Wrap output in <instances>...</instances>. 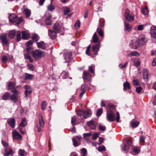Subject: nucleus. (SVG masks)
<instances>
[{
    "label": "nucleus",
    "instance_id": "nucleus-1",
    "mask_svg": "<svg viewBox=\"0 0 156 156\" xmlns=\"http://www.w3.org/2000/svg\"><path fill=\"white\" fill-rule=\"evenodd\" d=\"M32 55L36 60H38L40 58L44 57V53L40 50H36L32 52Z\"/></svg>",
    "mask_w": 156,
    "mask_h": 156
},
{
    "label": "nucleus",
    "instance_id": "nucleus-2",
    "mask_svg": "<svg viewBox=\"0 0 156 156\" xmlns=\"http://www.w3.org/2000/svg\"><path fill=\"white\" fill-rule=\"evenodd\" d=\"M125 16L126 21L131 22L134 20V15L132 14H129V11L128 9L126 10Z\"/></svg>",
    "mask_w": 156,
    "mask_h": 156
},
{
    "label": "nucleus",
    "instance_id": "nucleus-3",
    "mask_svg": "<svg viewBox=\"0 0 156 156\" xmlns=\"http://www.w3.org/2000/svg\"><path fill=\"white\" fill-rule=\"evenodd\" d=\"M0 39L2 41V45L5 46H8L9 45V40L7 39L5 34H4L1 35L0 36Z\"/></svg>",
    "mask_w": 156,
    "mask_h": 156
},
{
    "label": "nucleus",
    "instance_id": "nucleus-4",
    "mask_svg": "<svg viewBox=\"0 0 156 156\" xmlns=\"http://www.w3.org/2000/svg\"><path fill=\"white\" fill-rule=\"evenodd\" d=\"M115 115L114 112L111 110H110L107 112V118L109 121L112 122L115 120Z\"/></svg>",
    "mask_w": 156,
    "mask_h": 156
},
{
    "label": "nucleus",
    "instance_id": "nucleus-5",
    "mask_svg": "<svg viewBox=\"0 0 156 156\" xmlns=\"http://www.w3.org/2000/svg\"><path fill=\"white\" fill-rule=\"evenodd\" d=\"M143 79L145 81H147L150 77V75H149V70L146 69H144L142 71Z\"/></svg>",
    "mask_w": 156,
    "mask_h": 156
},
{
    "label": "nucleus",
    "instance_id": "nucleus-6",
    "mask_svg": "<svg viewBox=\"0 0 156 156\" xmlns=\"http://www.w3.org/2000/svg\"><path fill=\"white\" fill-rule=\"evenodd\" d=\"M86 124L91 129L93 130L96 129L97 123L96 122L92 120L87 122Z\"/></svg>",
    "mask_w": 156,
    "mask_h": 156
},
{
    "label": "nucleus",
    "instance_id": "nucleus-7",
    "mask_svg": "<svg viewBox=\"0 0 156 156\" xmlns=\"http://www.w3.org/2000/svg\"><path fill=\"white\" fill-rule=\"evenodd\" d=\"M39 122L40 126H38L37 125V131L40 132L41 130V127H43L44 124V122L43 120L42 116L41 114L39 115Z\"/></svg>",
    "mask_w": 156,
    "mask_h": 156
},
{
    "label": "nucleus",
    "instance_id": "nucleus-8",
    "mask_svg": "<svg viewBox=\"0 0 156 156\" xmlns=\"http://www.w3.org/2000/svg\"><path fill=\"white\" fill-rule=\"evenodd\" d=\"M9 21L11 23H13L16 22L18 18L16 14H11L9 16Z\"/></svg>",
    "mask_w": 156,
    "mask_h": 156
},
{
    "label": "nucleus",
    "instance_id": "nucleus-9",
    "mask_svg": "<svg viewBox=\"0 0 156 156\" xmlns=\"http://www.w3.org/2000/svg\"><path fill=\"white\" fill-rule=\"evenodd\" d=\"M100 43H97L94 45L92 47V49L94 54L95 55H97L98 52L99 50Z\"/></svg>",
    "mask_w": 156,
    "mask_h": 156
},
{
    "label": "nucleus",
    "instance_id": "nucleus-10",
    "mask_svg": "<svg viewBox=\"0 0 156 156\" xmlns=\"http://www.w3.org/2000/svg\"><path fill=\"white\" fill-rule=\"evenodd\" d=\"M147 41L145 39V37L144 35H141L138 38V42L140 45H143Z\"/></svg>",
    "mask_w": 156,
    "mask_h": 156
},
{
    "label": "nucleus",
    "instance_id": "nucleus-11",
    "mask_svg": "<svg viewBox=\"0 0 156 156\" xmlns=\"http://www.w3.org/2000/svg\"><path fill=\"white\" fill-rule=\"evenodd\" d=\"M45 15L46 17V18L45 21L46 24L47 25H51L52 23L51 21V20L52 17V16L50 14H46Z\"/></svg>",
    "mask_w": 156,
    "mask_h": 156
},
{
    "label": "nucleus",
    "instance_id": "nucleus-12",
    "mask_svg": "<svg viewBox=\"0 0 156 156\" xmlns=\"http://www.w3.org/2000/svg\"><path fill=\"white\" fill-rule=\"evenodd\" d=\"M150 34L152 37L156 38V27L153 26L151 28Z\"/></svg>",
    "mask_w": 156,
    "mask_h": 156
},
{
    "label": "nucleus",
    "instance_id": "nucleus-13",
    "mask_svg": "<svg viewBox=\"0 0 156 156\" xmlns=\"http://www.w3.org/2000/svg\"><path fill=\"white\" fill-rule=\"evenodd\" d=\"M65 59L67 62H68L72 59V54L71 52H67L64 55Z\"/></svg>",
    "mask_w": 156,
    "mask_h": 156
},
{
    "label": "nucleus",
    "instance_id": "nucleus-14",
    "mask_svg": "<svg viewBox=\"0 0 156 156\" xmlns=\"http://www.w3.org/2000/svg\"><path fill=\"white\" fill-rule=\"evenodd\" d=\"M12 135L14 139L19 140L20 139L22 136L16 130H14L12 131Z\"/></svg>",
    "mask_w": 156,
    "mask_h": 156
},
{
    "label": "nucleus",
    "instance_id": "nucleus-15",
    "mask_svg": "<svg viewBox=\"0 0 156 156\" xmlns=\"http://www.w3.org/2000/svg\"><path fill=\"white\" fill-rule=\"evenodd\" d=\"M53 28L56 31V33H59L60 32L61 27L58 23H56L53 24Z\"/></svg>",
    "mask_w": 156,
    "mask_h": 156
},
{
    "label": "nucleus",
    "instance_id": "nucleus-16",
    "mask_svg": "<svg viewBox=\"0 0 156 156\" xmlns=\"http://www.w3.org/2000/svg\"><path fill=\"white\" fill-rule=\"evenodd\" d=\"M91 111L88 109H86L85 111L83 110V116L85 118H87L91 116Z\"/></svg>",
    "mask_w": 156,
    "mask_h": 156
},
{
    "label": "nucleus",
    "instance_id": "nucleus-17",
    "mask_svg": "<svg viewBox=\"0 0 156 156\" xmlns=\"http://www.w3.org/2000/svg\"><path fill=\"white\" fill-rule=\"evenodd\" d=\"M24 87L26 88L25 94L26 97H27L28 95H30L31 93L32 90L30 87L29 85H25Z\"/></svg>",
    "mask_w": 156,
    "mask_h": 156
},
{
    "label": "nucleus",
    "instance_id": "nucleus-18",
    "mask_svg": "<svg viewBox=\"0 0 156 156\" xmlns=\"http://www.w3.org/2000/svg\"><path fill=\"white\" fill-rule=\"evenodd\" d=\"M56 31L49 29L48 30V35L50 38L54 39L56 37Z\"/></svg>",
    "mask_w": 156,
    "mask_h": 156
},
{
    "label": "nucleus",
    "instance_id": "nucleus-19",
    "mask_svg": "<svg viewBox=\"0 0 156 156\" xmlns=\"http://www.w3.org/2000/svg\"><path fill=\"white\" fill-rule=\"evenodd\" d=\"M8 123L10 126L12 128H14L15 127V119L13 118H9L7 120Z\"/></svg>",
    "mask_w": 156,
    "mask_h": 156
},
{
    "label": "nucleus",
    "instance_id": "nucleus-20",
    "mask_svg": "<svg viewBox=\"0 0 156 156\" xmlns=\"http://www.w3.org/2000/svg\"><path fill=\"white\" fill-rule=\"evenodd\" d=\"M37 44L38 48H41L43 50L46 49L45 45L44 42L41 41L40 42H37Z\"/></svg>",
    "mask_w": 156,
    "mask_h": 156
},
{
    "label": "nucleus",
    "instance_id": "nucleus-21",
    "mask_svg": "<svg viewBox=\"0 0 156 156\" xmlns=\"http://www.w3.org/2000/svg\"><path fill=\"white\" fill-rule=\"evenodd\" d=\"M22 38L24 40H28L30 37V34L25 31L22 32Z\"/></svg>",
    "mask_w": 156,
    "mask_h": 156
},
{
    "label": "nucleus",
    "instance_id": "nucleus-22",
    "mask_svg": "<svg viewBox=\"0 0 156 156\" xmlns=\"http://www.w3.org/2000/svg\"><path fill=\"white\" fill-rule=\"evenodd\" d=\"M13 154V152L12 150L10 149L7 148L6 149L5 154H4V156H8Z\"/></svg>",
    "mask_w": 156,
    "mask_h": 156
},
{
    "label": "nucleus",
    "instance_id": "nucleus-23",
    "mask_svg": "<svg viewBox=\"0 0 156 156\" xmlns=\"http://www.w3.org/2000/svg\"><path fill=\"white\" fill-rule=\"evenodd\" d=\"M124 25L125 26V30L128 31H129L131 30L132 28V26L128 22L125 21Z\"/></svg>",
    "mask_w": 156,
    "mask_h": 156
},
{
    "label": "nucleus",
    "instance_id": "nucleus-24",
    "mask_svg": "<svg viewBox=\"0 0 156 156\" xmlns=\"http://www.w3.org/2000/svg\"><path fill=\"white\" fill-rule=\"evenodd\" d=\"M140 122L139 121L133 120L131 122V125L132 127L136 128L138 126Z\"/></svg>",
    "mask_w": 156,
    "mask_h": 156
},
{
    "label": "nucleus",
    "instance_id": "nucleus-25",
    "mask_svg": "<svg viewBox=\"0 0 156 156\" xmlns=\"http://www.w3.org/2000/svg\"><path fill=\"white\" fill-rule=\"evenodd\" d=\"M10 99L12 102H16L18 101V96L16 94H13L10 96Z\"/></svg>",
    "mask_w": 156,
    "mask_h": 156
},
{
    "label": "nucleus",
    "instance_id": "nucleus-26",
    "mask_svg": "<svg viewBox=\"0 0 156 156\" xmlns=\"http://www.w3.org/2000/svg\"><path fill=\"white\" fill-rule=\"evenodd\" d=\"M26 17L27 18L29 17L30 16L31 12L30 10L28 9H24L23 11Z\"/></svg>",
    "mask_w": 156,
    "mask_h": 156
},
{
    "label": "nucleus",
    "instance_id": "nucleus-27",
    "mask_svg": "<svg viewBox=\"0 0 156 156\" xmlns=\"http://www.w3.org/2000/svg\"><path fill=\"white\" fill-rule=\"evenodd\" d=\"M92 42L94 43L98 42L99 41V39L96 33H95L93 36Z\"/></svg>",
    "mask_w": 156,
    "mask_h": 156
},
{
    "label": "nucleus",
    "instance_id": "nucleus-28",
    "mask_svg": "<svg viewBox=\"0 0 156 156\" xmlns=\"http://www.w3.org/2000/svg\"><path fill=\"white\" fill-rule=\"evenodd\" d=\"M123 89L124 91H126L127 89H129L130 88L129 83L127 81L123 83Z\"/></svg>",
    "mask_w": 156,
    "mask_h": 156
},
{
    "label": "nucleus",
    "instance_id": "nucleus-29",
    "mask_svg": "<svg viewBox=\"0 0 156 156\" xmlns=\"http://www.w3.org/2000/svg\"><path fill=\"white\" fill-rule=\"evenodd\" d=\"M90 76V75L89 73L88 72H87L85 71H83V78L85 80H87L88 79Z\"/></svg>",
    "mask_w": 156,
    "mask_h": 156
},
{
    "label": "nucleus",
    "instance_id": "nucleus-30",
    "mask_svg": "<svg viewBox=\"0 0 156 156\" xmlns=\"http://www.w3.org/2000/svg\"><path fill=\"white\" fill-rule=\"evenodd\" d=\"M130 147L127 146L126 144H124L123 145L122 147V150L125 152H126L129 151L130 149Z\"/></svg>",
    "mask_w": 156,
    "mask_h": 156
},
{
    "label": "nucleus",
    "instance_id": "nucleus-31",
    "mask_svg": "<svg viewBox=\"0 0 156 156\" xmlns=\"http://www.w3.org/2000/svg\"><path fill=\"white\" fill-rule=\"evenodd\" d=\"M16 33L14 30H11L9 33V37L11 39L13 38L14 37Z\"/></svg>",
    "mask_w": 156,
    "mask_h": 156
},
{
    "label": "nucleus",
    "instance_id": "nucleus-32",
    "mask_svg": "<svg viewBox=\"0 0 156 156\" xmlns=\"http://www.w3.org/2000/svg\"><path fill=\"white\" fill-rule=\"evenodd\" d=\"M27 124V122L26 121V119L25 118H23L22 119L21 122L19 126H20L25 127Z\"/></svg>",
    "mask_w": 156,
    "mask_h": 156
},
{
    "label": "nucleus",
    "instance_id": "nucleus-33",
    "mask_svg": "<svg viewBox=\"0 0 156 156\" xmlns=\"http://www.w3.org/2000/svg\"><path fill=\"white\" fill-rule=\"evenodd\" d=\"M16 86V84L14 82H9L8 87L9 89H13Z\"/></svg>",
    "mask_w": 156,
    "mask_h": 156
},
{
    "label": "nucleus",
    "instance_id": "nucleus-34",
    "mask_svg": "<svg viewBox=\"0 0 156 156\" xmlns=\"http://www.w3.org/2000/svg\"><path fill=\"white\" fill-rule=\"evenodd\" d=\"M21 39V33L20 31H18L16 32V41L19 42L20 41Z\"/></svg>",
    "mask_w": 156,
    "mask_h": 156
},
{
    "label": "nucleus",
    "instance_id": "nucleus-35",
    "mask_svg": "<svg viewBox=\"0 0 156 156\" xmlns=\"http://www.w3.org/2000/svg\"><path fill=\"white\" fill-rule=\"evenodd\" d=\"M125 140L126 144L127 146H129L130 147H132V139H129L126 140Z\"/></svg>",
    "mask_w": 156,
    "mask_h": 156
},
{
    "label": "nucleus",
    "instance_id": "nucleus-36",
    "mask_svg": "<svg viewBox=\"0 0 156 156\" xmlns=\"http://www.w3.org/2000/svg\"><path fill=\"white\" fill-rule=\"evenodd\" d=\"M32 38L33 41L35 42L38 41L40 37L38 35L35 34L33 35Z\"/></svg>",
    "mask_w": 156,
    "mask_h": 156
},
{
    "label": "nucleus",
    "instance_id": "nucleus-37",
    "mask_svg": "<svg viewBox=\"0 0 156 156\" xmlns=\"http://www.w3.org/2000/svg\"><path fill=\"white\" fill-rule=\"evenodd\" d=\"M10 94L7 92L4 94L2 98V99L4 100H6L9 99Z\"/></svg>",
    "mask_w": 156,
    "mask_h": 156
},
{
    "label": "nucleus",
    "instance_id": "nucleus-38",
    "mask_svg": "<svg viewBox=\"0 0 156 156\" xmlns=\"http://www.w3.org/2000/svg\"><path fill=\"white\" fill-rule=\"evenodd\" d=\"M139 53L137 51H133L128 54L129 56H137L139 55Z\"/></svg>",
    "mask_w": 156,
    "mask_h": 156
},
{
    "label": "nucleus",
    "instance_id": "nucleus-39",
    "mask_svg": "<svg viewBox=\"0 0 156 156\" xmlns=\"http://www.w3.org/2000/svg\"><path fill=\"white\" fill-rule=\"evenodd\" d=\"M142 13L144 15H146L148 13V10L147 7L143 8L142 9Z\"/></svg>",
    "mask_w": 156,
    "mask_h": 156
},
{
    "label": "nucleus",
    "instance_id": "nucleus-40",
    "mask_svg": "<svg viewBox=\"0 0 156 156\" xmlns=\"http://www.w3.org/2000/svg\"><path fill=\"white\" fill-rule=\"evenodd\" d=\"M25 78L26 80H31L34 77L33 75L30 74H28L27 73H25Z\"/></svg>",
    "mask_w": 156,
    "mask_h": 156
},
{
    "label": "nucleus",
    "instance_id": "nucleus-41",
    "mask_svg": "<svg viewBox=\"0 0 156 156\" xmlns=\"http://www.w3.org/2000/svg\"><path fill=\"white\" fill-rule=\"evenodd\" d=\"M63 9L64 11V15H66L70 12L69 8L66 6L64 7L63 8Z\"/></svg>",
    "mask_w": 156,
    "mask_h": 156
},
{
    "label": "nucleus",
    "instance_id": "nucleus-42",
    "mask_svg": "<svg viewBox=\"0 0 156 156\" xmlns=\"http://www.w3.org/2000/svg\"><path fill=\"white\" fill-rule=\"evenodd\" d=\"M47 9L48 11H52L55 9V7L51 4V2L50 5L47 6Z\"/></svg>",
    "mask_w": 156,
    "mask_h": 156
},
{
    "label": "nucleus",
    "instance_id": "nucleus-43",
    "mask_svg": "<svg viewBox=\"0 0 156 156\" xmlns=\"http://www.w3.org/2000/svg\"><path fill=\"white\" fill-rule=\"evenodd\" d=\"M134 63L135 66H138L140 64V59L138 58L135 59L134 60Z\"/></svg>",
    "mask_w": 156,
    "mask_h": 156
},
{
    "label": "nucleus",
    "instance_id": "nucleus-44",
    "mask_svg": "<svg viewBox=\"0 0 156 156\" xmlns=\"http://www.w3.org/2000/svg\"><path fill=\"white\" fill-rule=\"evenodd\" d=\"M133 152L134 154H138L140 152V150L138 147H134L133 148Z\"/></svg>",
    "mask_w": 156,
    "mask_h": 156
},
{
    "label": "nucleus",
    "instance_id": "nucleus-45",
    "mask_svg": "<svg viewBox=\"0 0 156 156\" xmlns=\"http://www.w3.org/2000/svg\"><path fill=\"white\" fill-rule=\"evenodd\" d=\"M73 144L74 146L77 147L80 144L75 138H73L72 139Z\"/></svg>",
    "mask_w": 156,
    "mask_h": 156
},
{
    "label": "nucleus",
    "instance_id": "nucleus-46",
    "mask_svg": "<svg viewBox=\"0 0 156 156\" xmlns=\"http://www.w3.org/2000/svg\"><path fill=\"white\" fill-rule=\"evenodd\" d=\"M103 109L102 108H100L98 109L97 111L96 115L98 117H99L102 113Z\"/></svg>",
    "mask_w": 156,
    "mask_h": 156
},
{
    "label": "nucleus",
    "instance_id": "nucleus-47",
    "mask_svg": "<svg viewBox=\"0 0 156 156\" xmlns=\"http://www.w3.org/2000/svg\"><path fill=\"white\" fill-rule=\"evenodd\" d=\"M8 60V58L6 55H4L2 57V61L3 63H5Z\"/></svg>",
    "mask_w": 156,
    "mask_h": 156
},
{
    "label": "nucleus",
    "instance_id": "nucleus-48",
    "mask_svg": "<svg viewBox=\"0 0 156 156\" xmlns=\"http://www.w3.org/2000/svg\"><path fill=\"white\" fill-rule=\"evenodd\" d=\"M133 45V48H137L140 45L138 41H136L134 42H133L132 43Z\"/></svg>",
    "mask_w": 156,
    "mask_h": 156
},
{
    "label": "nucleus",
    "instance_id": "nucleus-49",
    "mask_svg": "<svg viewBox=\"0 0 156 156\" xmlns=\"http://www.w3.org/2000/svg\"><path fill=\"white\" fill-rule=\"evenodd\" d=\"M18 153L20 156H24V155L25 154V151L21 149L19 150Z\"/></svg>",
    "mask_w": 156,
    "mask_h": 156
},
{
    "label": "nucleus",
    "instance_id": "nucleus-50",
    "mask_svg": "<svg viewBox=\"0 0 156 156\" xmlns=\"http://www.w3.org/2000/svg\"><path fill=\"white\" fill-rule=\"evenodd\" d=\"M46 102L45 101H42L41 104V108L42 110H44L45 109L46 106Z\"/></svg>",
    "mask_w": 156,
    "mask_h": 156
},
{
    "label": "nucleus",
    "instance_id": "nucleus-51",
    "mask_svg": "<svg viewBox=\"0 0 156 156\" xmlns=\"http://www.w3.org/2000/svg\"><path fill=\"white\" fill-rule=\"evenodd\" d=\"M81 155L82 156H85L87 153V150L84 148H83L81 150Z\"/></svg>",
    "mask_w": 156,
    "mask_h": 156
},
{
    "label": "nucleus",
    "instance_id": "nucleus-52",
    "mask_svg": "<svg viewBox=\"0 0 156 156\" xmlns=\"http://www.w3.org/2000/svg\"><path fill=\"white\" fill-rule=\"evenodd\" d=\"M99 129L101 131H104L106 130V128L105 126L101 125L100 124L99 125Z\"/></svg>",
    "mask_w": 156,
    "mask_h": 156
},
{
    "label": "nucleus",
    "instance_id": "nucleus-53",
    "mask_svg": "<svg viewBox=\"0 0 156 156\" xmlns=\"http://www.w3.org/2000/svg\"><path fill=\"white\" fill-rule=\"evenodd\" d=\"M97 31L100 36H103V32L101 28H98L97 29Z\"/></svg>",
    "mask_w": 156,
    "mask_h": 156
},
{
    "label": "nucleus",
    "instance_id": "nucleus-54",
    "mask_svg": "<svg viewBox=\"0 0 156 156\" xmlns=\"http://www.w3.org/2000/svg\"><path fill=\"white\" fill-rule=\"evenodd\" d=\"M106 148L104 146H99L98 148V150L100 151H105V150Z\"/></svg>",
    "mask_w": 156,
    "mask_h": 156
},
{
    "label": "nucleus",
    "instance_id": "nucleus-55",
    "mask_svg": "<svg viewBox=\"0 0 156 156\" xmlns=\"http://www.w3.org/2000/svg\"><path fill=\"white\" fill-rule=\"evenodd\" d=\"M18 19V21H17V23H16V24H15L16 25V26H17L20 23L23 21V17H22L21 16Z\"/></svg>",
    "mask_w": 156,
    "mask_h": 156
},
{
    "label": "nucleus",
    "instance_id": "nucleus-56",
    "mask_svg": "<svg viewBox=\"0 0 156 156\" xmlns=\"http://www.w3.org/2000/svg\"><path fill=\"white\" fill-rule=\"evenodd\" d=\"M76 121V118L75 117H73L71 118V122L72 125L74 126L75 124V122Z\"/></svg>",
    "mask_w": 156,
    "mask_h": 156
},
{
    "label": "nucleus",
    "instance_id": "nucleus-57",
    "mask_svg": "<svg viewBox=\"0 0 156 156\" xmlns=\"http://www.w3.org/2000/svg\"><path fill=\"white\" fill-rule=\"evenodd\" d=\"M145 138L143 136H141L140 137V141L141 143H144Z\"/></svg>",
    "mask_w": 156,
    "mask_h": 156
},
{
    "label": "nucleus",
    "instance_id": "nucleus-58",
    "mask_svg": "<svg viewBox=\"0 0 156 156\" xmlns=\"http://www.w3.org/2000/svg\"><path fill=\"white\" fill-rule=\"evenodd\" d=\"M142 90V87H139L136 88V91L138 93H140Z\"/></svg>",
    "mask_w": 156,
    "mask_h": 156
},
{
    "label": "nucleus",
    "instance_id": "nucleus-59",
    "mask_svg": "<svg viewBox=\"0 0 156 156\" xmlns=\"http://www.w3.org/2000/svg\"><path fill=\"white\" fill-rule=\"evenodd\" d=\"M76 113L78 115L80 116L82 115H83V110H81L79 111H76Z\"/></svg>",
    "mask_w": 156,
    "mask_h": 156
},
{
    "label": "nucleus",
    "instance_id": "nucleus-60",
    "mask_svg": "<svg viewBox=\"0 0 156 156\" xmlns=\"http://www.w3.org/2000/svg\"><path fill=\"white\" fill-rule=\"evenodd\" d=\"M80 21L78 20L75 23V26L76 27L78 28L80 26Z\"/></svg>",
    "mask_w": 156,
    "mask_h": 156
},
{
    "label": "nucleus",
    "instance_id": "nucleus-61",
    "mask_svg": "<svg viewBox=\"0 0 156 156\" xmlns=\"http://www.w3.org/2000/svg\"><path fill=\"white\" fill-rule=\"evenodd\" d=\"M33 43V42L32 41L29 40L26 43V45L27 47H28V46H30L31 44H32Z\"/></svg>",
    "mask_w": 156,
    "mask_h": 156
},
{
    "label": "nucleus",
    "instance_id": "nucleus-62",
    "mask_svg": "<svg viewBox=\"0 0 156 156\" xmlns=\"http://www.w3.org/2000/svg\"><path fill=\"white\" fill-rule=\"evenodd\" d=\"M99 135L97 133H94L92 137V139L95 140L98 137Z\"/></svg>",
    "mask_w": 156,
    "mask_h": 156
},
{
    "label": "nucleus",
    "instance_id": "nucleus-63",
    "mask_svg": "<svg viewBox=\"0 0 156 156\" xmlns=\"http://www.w3.org/2000/svg\"><path fill=\"white\" fill-rule=\"evenodd\" d=\"M116 121L117 122H118L120 119V116L119 113L118 112H116Z\"/></svg>",
    "mask_w": 156,
    "mask_h": 156
},
{
    "label": "nucleus",
    "instance_id": "nucleus-64",
    "mask_svg": "<svg viewBox=\"0 0 156 156\" xmlns=\"http://www.w3.org/2000/svg\"><path fill=\"white\" fill-rule=\"evenodd\" d=\"M133 85L134 86H137L139 84V82L138 80H133Z\"/></svg>",
    "mask_w": 156,
    "mask_h": 156
}]
</instances>
